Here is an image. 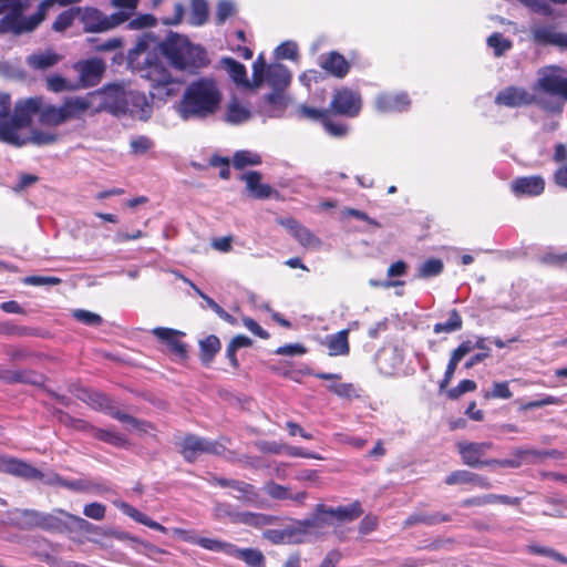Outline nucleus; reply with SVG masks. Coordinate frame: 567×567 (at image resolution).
<instances>
[{"mask_svg":"<svg viewBox=\"0 0 567 567\" xmlns=\"http://www.w3.org/2000/svg\"><path fill=\"white\" fill-rule=\"evenodd\" d=\"M173 533L175 535L179 536L183 540L196 544L207 550L223 551V553H226L227 555H230L233 551V548H234L233 544L221 542L218 539L207 538V537L195 538V537L188 535L189 532L182 529V528H174Z\"/></svg>","mask_w":567,"mask_h":567,"instance_id":"nucleus-21","label":"nucleus"},{"mask_svg":"<svg viewBox=\"0 0 567 567\" xmlns=\"http://www.w3.org/2000/svg\"><path fill=\"white\" fill-rule=\"evenodd\" d=\"M235 517V524H244L257 528L270 525L274 522L272 516L262 513L238 512Z\"/></svg>","mask_w":567,"mask_h":567,"instance_id":"nucleus-40","label":"nucleus"},{"mask_svg":"<svg viewBox=\"0 0 567 567\" xmlns=\"http://www.w3.org/2000/svg\"><path fill=\"white\" fill-rule=\"evenodd\" d=\"M487 340L488 338L477 337L475 342L471 340L462 341L458 347L453 350L452 354L462 360L474 349H487Z\"/></svg>","mask_w":567,"mask_h":567,"instance_id":"nucleus-49","label":"nucleus"},{"mask_svg":"<svg viewBox=\"0 0 567 567\" xmlns=\"http://www.w3.org/2000/svg\"><path fill=\"white\" fill-rule=\"evenodd\" d=\"M545 189V182L539 176H526L516 178L512 183V190L516 195L537 196Z\"/></svg>","mask_w":567,"mask_h":567,"instance_id":"nucleus-25","label":"nucleus"},{"mask_svg":"<svg viewBox=\"0 0 567 567\" xmlns=\"http://www.w3.org/2000/svg\"><path fill=\"white\" fill-rule=\"evenodd\" d=\"M265 492L269 497L278 501H285L291 497L288 486L280 485L274 481H269L265 484Z\"/></svg>","mask_w":567,"mask_h":567,"instance_id":"nucleus-52","label":"nucleus"},{"mask_svg":"<svg viewBox=\"0 0 567 567\" xmlns=\"http://www.w3.org/2000/svg\"><path fill=\"white\" fill-rule=\"evenodd\" d=\"M92 436L102 442L109 443L116 447H124L128 444V441L124 435L118 432L94 427Z\"/></svg>","mask_w":567,"mask_h":567,"instance_id":"nucleus-44","label":"nucleus"},{"mask_svg":"<svg viewBox=\"0 0 567 567\" xmlns=\"http://www.w3.org/2000/svg\"><path fill=\"white\" fill-rule=\"evenodd\" d=\"M96 93H87L84 96H70L62 104L66 120L79 118L93 106Z\"/></svg>","mask_w":567,"mask_h":567,"instance_id":"nucleus-22","label":"nucleus"},{"mask_svg":"<svg viewBox=\"0 0 567 567\" xmlns=\"http://www.w3.org/2000/svg\"><path fill=\"white\" fill-rule=\"evenodd\" d=\"M528 550L532 554L539 555V556H545V557H550V558L555 559L558 563L567 564V557L561 555L560 553L556 551L553 548L543 547V546H535L534 545V546H529Z\"/></svg>","mask_w":567,"mask_h":567,"instance_id":"nucleus-62","label":"nucleus"},{"mask_svg":"<svg viewBox=\"0 0 567 567\" xmlns=\"http://www.w3.org/2000/svg\"><path fill=\"white\" fill-rule=\"evenodd\" d=\"M10 109V95L0 92V141L14 146L27 144V138L20 135V130L31 124L35 113H39L42 124L50 126H58L68 121L62 105L44 104L40 96L19 101L12 115Z\"/></svg>","mask_w":567,"mask_h":567,"instance_id":"nucleus-2","label":"nucleus"},{"mask_svg":"<svg viewBox=\"0 0 567 567\" xmlns=\"http://www.w3.org/2000/svg\"><path fill=\"white\" fill-rule=\"evenodd\" d=\"M230 556L245 561L248 567H266L265 556L257 548H238L234 545Z\"/></svg>","mask_w":567,"mask_h":567,"instance_id":"nucleus-35","label":"nucleus"},{"mask_svg":"<svg viewBox=\"0 0 567 567\" xmlns=\"http://www.w3.org/2000/svg\"><path fill=\"white\" fill-rule=\"evenodd\" d=\"M530 33L538 44L567 48V33L558 32L555 24L534 22L530 25Z\"/></svg>","mask_w":567,"mask_h":567,"instance_id":"nucleus-12","label":"nucleus"},{"mask_svg":"<svg viewBox=\"0 0 567 567\" xmlns=\"http://www.w3.org/2000/svg\"><path fill=\"white\" fill-rule=\"evenodd\" d=\"M320 66L336 78H344L349 72L348 61L338 52H330L327 56H322Z\"/></svg>","mask_w":567,"mask_h":567,"instance_id":"nucleus-29","label":"nucleus"},{"mask_svg":"<svg viewBox=\"0 0 567 567\" xmlns=\"http://www.w3.org/2000/svg\"><path fill=\"white\" fill-rule=\"evenodd\" d=\"M492 447V442L460 441L456 443L462 463L473 468L491 466V458H487L486 454Z\"/></svg>","mask_w":567,"mask_h":567,"instance_id":"nucleus-10","label":"nucleus"},{"mask_svg":"<svg viewBox=\"0 0 567 567\" xmlns=\"http://www.w3.org/2000/svg\"><path fill=\"white\" fill-rule=\"evenodd\" d=\"M20 135L27 138V144L32 143L38 146L53 144L58 140L56 133L41 130H32L29 135L20 130Z\"/></svg>","mask_w":567,"mask_h":567,"instance_id":"nucleus-45","label":"nucleus"},{"mask_svg":"<svg viewBox=\"0 0 567 567\" xmlns=\"http://www.w3.org/2000/svg\"><path fill=\"white\" fill-rule=\"evenodd\" d=\"M513 454L515 456L514 458H504V460L491 458V466L517 468L522 465V462L524 460H526L528 456L542 455V453L536 450H524V449H516L513 452Z\"/></svg>","mask_w":567,"mask_h":567,"instance_id":"nucleus-37","label":"nucleus"},{"mask_svg":"<svg viewBox=\"0 0 567 567\" xmlns=\"http://www.w3.org/2000/svg\"><path fill=\"white\" fill-rule=\"evenodd\" d=\"M317 512L318 514H324L334 517L339 522H352L363 514V509L359 501H354L353 503L346 506H338L337 508H328L323 504H318Z\"/></svg>","mask_w":567,"mask_h":567,"instance_id":"nucleus-20","label":"nucleus"},{"mask_svg":"<svg viewBox=\"0 0 567 567\" xmlns=\"http://www.w3.org/2000/svg\"><path fill=\"white\" fill-rule=\"evenodd\" d=\"M161 54L179 71L194 72L208 64L204 48L192 43L186 37L169 34L165 42L159 43L153 33L144 32L128 52V62L140 72L141 78L151 83V95L154 99L164 100L175 94L177 85Z\"/></svg>","mask_w":567,"mask_h":567,"instance_id":"nucleus-1","label":"nucleus"},{"mask_svg":"<svg viewBox=\"0 0 567 567\" xmlns=\"http://www.w3.org/2000/svg\"><path fill=\"white\" fill-rule=\"evenodd\" d=\"M261 163V157L250 151H238L233 157V165L237 169H243L246 166H256Z\"/></svg>","mask_w":567,"mask_h":567,"instance_id":"nucleus-46","label":"nucleus"},{"mask_svg":"<svg viewBox=\"0 0 567 567\" xmlns=\"http://www.w3.org/2000/svg\"><path fill=\"white\" fill-rule=\"evenodd\" d=\"M221 91L213 79L202 78L189 83L176 106V112L184 121L205 120L220 107Z\"/></svg>","mask_w":567,"mask_h":567,"instance_id":"nucleus-3","label":"nucleus"},{"mask_svg":"<svg viewBox=\"0 0 567 567\" xmlns=\"http://www.w3.org/2000/svg\"><path fill=\"white\" fill-rule=\"evenodd\" d=\"M236 13V6L230 0H220L216 8V21L224 24L228 18Z\"/></svg>","mask_w":567,"mask_h":567,"instance_id":"nucleus-54","label":"nucleus"},{"mask_svg":"<svg viewBox=\"0 0 567 567\" xmlns=\"http://www.w3.org/2000/svg\"><path fill=\"white\" fill-rule=\"evenodd\" d=\"M476 388H477V384H476L475 381L470 380V379H465V380H462L456 386L450 389L447 391V396L451 400H457L463 394H465L467 392L475 391Z\"/></svg>","mask_w":567,"mask_h":567,"instance_id":"nucleus-56","label":"nucleus"},{"mask_svg":"<svg viewBox=\"0 0 567 567\" xmlns=\"http://www.w3.org/2000/svg\"><path fill=\"white\" fill-rule=\"evenodd\" d=\"M323 515L324 514H318V512L316 511L313 516L298 522V528L296 529V532L309 533L311 530L322 528L324 525L328 524Z\"/></svg>","mask_w":567,"mask_h":567,"instance_id":"nucleus-50","label":"nucleus"},{"mask_svg":"<svg viewBox=\"0 0 567 567\" xmlns=\"http://www.w3.org/2000/svg\"><path fill=\"white\" fill-rule=\"evenodd\" d=\"M241 179L246 182L247 189L256 198H268L272 189L267 184H261V174L258 172H248L241 176Z\"/></svg>","mask_w":567,"mask_h":567,"instance_id":"nucleus-33","label":"nucleus"},{"mask_svg":"<svg viewBox=\"0 0 567 567\" xmlns=\"http://www.w3.org/2000/svg\"><path fill=\"white\" fill-rule=\"evenodd\" d=\"M534 91L567 101V68L559 65L540 68L537 71Z\"/></svg>","mask_w":567,"mask_h":567,"instance_id":"nucleus-4","label":"nucleus"},{"mask_svg":"<svg viewBox=\"0 0 567 567\" xmlns=\"http://www.w3.org/2000/svg\"><path fill=\"white\" fill-rule=\"evenodd\" d=\"M276 56L278 59L295 60L298 54L297 43L293 41H286L276 49Z\"/></svg>","mask_w":567,"mask_h":567,"instance_id":"nucleus-64","label":"nucleus"},{"mask_svg":"<svg viewBox=\"0 0 567 567\" xmlns=\"http://www.w3.org/2000/svg\"><path fill=\"white\" fill-rule=\"evenodd\" d=\"M230 443V439L227 436H221L219 440L210 441L204 439V453L212 454L216 456H224L228 460H234L236 453L226 447V444Z\"/></svg>","mask_w":567,"mask_h":567,"instance_id":"nucleus-38","label":"nucleus"},{"mask_svg":"<svg viewBox=\"0 0 567 567\" xmlns=\"http://www.w3.org/2000/svg\"><path fill=\"white\" fill-rule=\"evenodd\" d=\"M189 22L193 25H203L208 19V4L206 0H192Z\"/></svg>","mask_w":567,"mask_h":567,"instance_id":"nucleus-48","label":"nucleus"},{"mask_svg":"<svg viewBox=\"0 0 567 567\" xmlns=\"http://www.w3.org/2000/svg\"><path fill=\"white\" fill-rule=\"evenodd\" d=\"M69 391L74 394L80 401L86 403L95 410H103L109 408L110 399L101 392L94 391L90 388L73 383L69 386Z\"/></svg>","mask_w":567,"mask_h":567,"instance_id":"nucleus-19","label":"nucleus"},{"mask_svg":"<svg viewBox=\"0 0 567 567\" xmlns=\"http://www.w3.org/2000/svg\"><path fill=\"white\" fill-rule=\"evenodd\" d=\"M251 116L250 111L237 100L228 102L225 111V121L233 125L247 122Z\"/></svg>","mask_w":567,"mask_h":567,"instance_id":"nucleus-36","label":"nucleus"},{"mask_svg":"<svg viewBox=\"0 0 567 567\" xmlns=\"http://www.w3.org/2000/svg\"><path fill=\"white\" fill-rule=\"evenodd\" d=\"M374 105L381 113L402 112L409 107L410 100L405 93H380Z\"/></svg>","mask_w":567,"mask_h":567,"instance_id":"nucleus-18","label":"nucleus"},{"mask_svg":"<svg viewBox=\"0 0 567 567\" xmlns=\"http://www.w3.org/2000/svg\"><path fill=\"white\" fill-rule=\"evenodd\" d=\"M279 224L284 226L302 247L308 249H320L322 246L321 239L296 219H280Z\"/></svg>","mask_w":567,"mask_h":567,"instance_id":"nucleus-15","label":"nucleus"},{"mask_svg":"<svg viewBox=\"0 0 567 567\" xmlns=\"http://www.w3.org/2000/svg\"><path fill=\"white\" fill-rule=\"evenodd\" d=\"M115 96L116 101L113 105H110L114 111L117 112H127L130 111L128 104L130 102L134 105L141 106L142 112L145 113L150 110V105L146 101V97L143 94L137 92H125L118 87H110L105 92L106 101L111 96Z\"/></svg>","mask_w":567,"mask_h":567,"instance_id":"nucleus-13","label":"nucleus"},{"mask_svg":"<svg viewBox=\"0 0 567 567\" xmlns=\"http://www.w3.org/2000/svg\"><path fill=\"white\" fill-rule=\"evenodd\" d=\"M220 340L215 334H209L199 341V358L205 367H209L216 354L220 351Z\"/></svg>","mask_w":567,"mask_h":567,"instance_id":"nucleus-34","label":"nucleus"},{"mask_svg":"<svg viewBox=\"0 0 567 567\" xmlns=\"http://www.w3.org/2000/svg\"><path fill=\"white\" fill-rule=\"evenodd\" d=\"M330 106L336 114L355 117L362 107L361 95L349 87H341L334 92Z\"/></svg>","mask_w":567,"mask_h":567,"instance_id":"nucleus-11","label":"nucleus"},{"mask_svg":"<svg viewBox=\"0 0 567 567\" xmlns=\"http://www.w3.org/2000/svg\"><path fill=\"white\" fill-rule=\"evenodd\" d=\"M252 75L256 86L267 83L274 91H285L291 81V73L287 66L280 63L266 65L262 56L254 62Z\"/></svg>","mask_w":567,"mask_h":567,"instance_id":"nucleus-5","label":"nucleus"},{"mask_svg":"<svg viewBox=\"0 0 567 567\" xmlns=\"http://www.w3.org/2000/svg\"><path fill=\"white\" fill-rule=\"evenodd\" d=\"M446 485L471 484L481 488H491L492 483L485 476L466 470H456L445 477Z\"/></svg>","mask_w":567,"mask_h":567,"instance_id":"nucleus-23","label":"nucleus"},{"mask_svg":"<svg viewBox=\"0 0 567 567\" xmlns=\"http://www.w3.org/2000/svg\"><path fill=\"white\" fill-rule=\"evenodd\" d=\"M45 483L49 485L56 484L59 486L65 487L70 491H74V492H81L86 488V485L84 484L83 481H81V480L69 481V480L63 478L59 474H54L53 477L48 480Z\"/></svg>","mask_w":567,"mask_h":567,"instance_id":"nucleus-55","label":"nucleus"},{"mask_svg":"<svg viewBox=\"0 0 567 567\" xmlns=\"http://www.w3.org/2000/svg\"><path fill=\"white\" fill-rule=\"evenodd\" d=\"M62 60V56L52 50L39 51L30 54L27 58V64L39 71H44L54 66Z\"/></svg>","mask_w":567,"mask_h":567,"instance_id":"nucleus-30","label":"nucleus"},{"mask_svg":"<svg viewBox=\"0 0 567 567\" xmlns=\"http://www.w3.org/2000/svg\"><path fill=\"white\" fill-rule=\"evenodd\" d=\"M444 270V264L439 258H430L421 262L416 268V278L421 280H430L437 277Z\"/></svg>","mask_w":567,"mask_h":567,"instance_id":"nucleus-39","label":"nucleus"},{"mask_svg":"<svg viewBox=\"0 0 567 567\" xmlns=\"http://www.w3.org/2000/svg\"><path fill=\"white\" fill-rule=\"evenodd\" d=\"M179 453L186 462L194 463L200 454H204V437L186 434L179 442Z\"/></svg>","mask_w":567,"mask_h":567,"instance_id":"nucleus-26","label":"nucleus"},{"mask_svg":"<svg viewBox=\"0 0 567 567\" xmlns=\"http://www.w3.org/2000/svg\"><path fill=\"white\" fill-rule=\"evenodd\" d=\"M0 472L29 482H42V471L16 456L0 454Z\"/></svg>","mask_w":567,"mask_h":567,"instance_id":"nucleus-9","label":"nucleus"},{"mask_svg":"<svg viewBox=\"0 0 567 567\" xmlns=\"http://www.w3.org/2000/svg\"><path fill=\"white\" fill-rule=\"evenodd\" d=\"M324 344L330 357L348 355L350 352L349 330L343 329L326 337Z\"/></svg>","mask_w":567,"mask_h":567,"instance_id":"nucleus-28","label":"nucleus"},{"mask_svg":"<svg viewBox=\"0 0 567 567\" xmlns=\"http://www.w3.org/2000/svg\"><path fill=\"white\" fill-rule=\"evenodd\" d=\"M487 45L493 49L496 56H501L512 48V41L495 32L487 38Z\"/></svg>","mask_w":567,"mask_h":567,"instance_id":"nucleus-51","label":"nucleus"},{"mask_svg":"<svg viewBox=\"0 0 567 567\" xmlns=\"http://www.w3.org/2000/svg\"><path fill=\"white\" fill-rule=\"evenodd\" d=\"M83 514L94 520H102L106 515V506L99 502H92L84 505Z\"/></svg>","mask_w":567,"mask_h":567,"instance_id":"nucleus-59","label":"nucleus"},{"mask_svg":"<svg viewBox=\"0 0 567 567\" xmlns=\"http://www.w3.org/2000/svg\"><path fill=\"white\" fill-rule=\"evenodd\" d=\"M58 509H53L52 513H42L40 528L52 533L72 534V519L56 513Z\"/></svg>","mask_w":567,"mask_h":567,"instance_id":"nucleus-24","label":"nucleus"},{"mask_svg":"<svg viewBox=\"0 0 567 567\" xmlns=\"http://www.w3.org/2000/svg\"><path fill=\"white\" fill-rule=\"evenodd\" d=\"M17 525L21 529L40 528L42 513L35 509H17Z\"/></svg>","mask_w":567,"mask_h":567,"instance_id":"nucleus-41","label":"nucleus"},{"mask_svg":"<svg viewBox=\"0 0 567 567\" xmlns=\"http://www.w3.org/2000/svg\"><path fill=\"white\" fill-rule=\"evenodd\" d=\"M288 99L284 91H274L265 96L261 113L268 117H279L287 107Z\"/></svg>","mask_w":567,"mask_h":567,"instance_id":"nucleus-27","label":"nucleus"},{"mask_svg":"<svg viewBox=\"0 0 567 567\" xmlns=\"http://www.w3.org/2000/svg\"><path fill=\"white\" fill-rule=\"evenodd\" d=\"M208 483L210 485H217L223 488L229 487L237 491L239 495L236 496V498L244 504L251 505L258 508H262L266 506L265 499L260 497L256 486L250 483L238 480L219 477L216 475H212L210 478H208Z\"/></svg>","mask_w":567,"mask_h":567,"instance_id":"nucleus-8","label":"nucleus"},{"mask_svg":"<svg viewBox=\"0 0 567 567\" xmlns=\"http://www.w3.org/2000/svg\"><path fill=\"white\" fill-rule=\"evenodd\" d=\"M4 382L8 384L25 383L42 386L44 377L33 370H7Z\"/></svg>","mask_w":567,"mask_h":567,"instance_id":"nucleus-31","label":"nucleus"},{"mask_svg":"<svg viewBox=\"0 0 567 567\" xmlns=\"http://www.w3.org/2000/svg\"><path fill=\"white\" fill-rule=\"evenodd\" d=\"M152 333L165 343L173 354L182 360L187 358L186 344L181 341V338L185 336L184 332L172 328L157 327L153 329Z\"/></svg>","mask_w":567,"mask_h":567,"instance_id":"nucleus-17","label":"nucleus"},{"mask_svg":"<svg viewBox=\"0 0 567 567\" xmlns=\"http://www.w3.org/2000/svg\"><path fill=\"white\" fill-rule=\"evenodd\" d=\"M56 513L64 516L68 519H72V534L86 535L87 540L96 542L95 537H109L114 535L111 530H106L100 526H96L89 520L71 514L64 509H58Z\"/></svg>","mask_w":567,"mask_h":567,"instance_id":"nucleus-16","label":"nucleus"},{"mask_svg":"<svg viewBox=\"0 0 567 567\" xmlns=\"http://www.w3.org/2000/svg\"><path fill=\"white\" fill-rule=\"evenodd\" d=\"M295 534V529H269L265 533L266 537L274 544L291 543Z\"/></svg>","mask_w":567,"mask_h":567,"instance_id":"nucleus-57","label":"nucleus"},{"mask_svg":"<svg viewBox=\"0 0 567 567\" xmlns=\"http://www.w3.org/2000/svg\"><path fill=\"white\" fill-rule=\"evenodd\" d=\"M225 63L227 65V71H228L229 76L236 83H245L246 82V69L241 63H239L233 59H226Z\"/></svg>","mask_w":567,"mask_h":567,"instance_id":"nucleus-58","label":"nucleus"},{"mask_svg":"<svg viewBox=\"0 0 567 567\" xmlns=\"http://www.w3.org/2000/svg\"><path fill=\"white\" fill-rule=\"evenodd\" d=\"M83 29L86 32H105L112 30L122 23L128 21V14L125 11L114 12L110 16L104 14L95 8L78 9Z\"/></svg>","mask_w":567,"mask_h":567,"instance_id":"nucleus-6","label":"nucleus"},{"mask_svg":"<svg viewBox=\"0 0 567 567\" xmlns=\"http://www.w3.org/2000/svg\"><path fill=\"white\" fill-rule=\"evenodd\" d=\"M463 327V319L456 309L450 311L449 319L445 322H437L433 326V332L451 333L461 330Z\"/></svg>","mask_w":567,"mask_h":567,"instance_id":"nucleus-42","label":"nucleus"},{"mask_svg":"<svg viewBox=\"0 0 567 567\" xmlns=\"http://www.w3.org/2000/svg\"><path fill=\"white\" fill-rule=\"evenodd\" d=\"M156 24V19L154 16L145 13L140 14L135 19L128 21L127 28L130 30H141L145 28H151Z\"/></svg>","mask_w":567,"mask_h":567,"instance_id":"nucleus-63","label":"nucleus"},{"mask_svg":"<svg viewBox=\"0 0 567 567\" xmlns=\"http://www.w3.org/2000/svg\"><path fill=\"white\" fill-rule=\"evenodd\" d=\"M47 85L50 91L55 93L79 89L78 84H72L60 75L49 76L47 79Z\"/></svg>","mask_w":567,"mask_h":567,"instance_id":"nucleus-53","label":"nucleus"},{"mask_svg":"<svg viewBox=\"0 0 567 567\" xmlns=\"http://www.w3.org/2000/svg\"><path fill=\"white\" fill-rule=\"evenodd\" d=\"M495 103L506 107H520L537 104L546 110H555L554 106L548 105L544 100L538 99L536 93L529 92L525 87L520 86H508L499 91L495 96Z\"/></svg>","mask_w":567,"mask_h":567,"instance_id":"nucleus-7","label":"nucleus"},{"mask_svg":"<svg viewBox=\"0 0 567 567\" xmlns=\"http://www.w3.org/2000/svg\"><path fill=\"white\" fill-rule=\"evenodd\" d=\"M511 381H495L491 388L483 392L484 400H508L513 396V392L509 389Z\"/></svg>","mask_w":567,"mask_h":567,"instance_id":"nucleus-43","label":"nucleus"},{"mask_svg":"<svg viewBox=\"0 0 567 567\" xmlns=\"http://www.w3.org/2000/svg\"><path fill=\"white\" fill-rule=\"evenodd\" d=\"M452 517L450 514L444 513H434V514H423V513H413L406 517L403 522V526L405 528L412 527L419 524H424L427 526H433L440 523L451 522Z\"/></svg>","mask_w":567,"mask_h":567,"instance_id":"nucleus-32","label":"nucleus"},{"mask_svg":"<svg viewBox=\"0 0 567 567\" xmlns=\"http://www.w3.org/2000/svg\"><path fill=\"white\" fill-rule=\"evenodd\" d=\"M73 318L91 327L100 326L102 323L101 316L83 309L74 310Z\"/></svg>","mask_w":567,"mask_h":567,"instance_id":"nucleus-60","label":"nucleus"},{"mask_svg":"<svg viewBox=\"0 0 567 567\" xmlns=\"http://www.w3.org/2000/svg\"><path fill=\"white\" fill-rule=\"evenodd\" d=\"M237 511L234 507L224 502H217L214 506V515L217 519L228 518L231 523L235 524V516L237 515Z\"/></svg>","mask_w":567,"mask_h":567,"instance_id":"nucleus-61","label":"nucleus"},{"mask_svg":"<svg viewBox=\"0 0 567 567\" xmlns=\"http://www.w3.org/2000/svg\"><path fill=\"white\" fill-rule=\"evenodd\" d=\"M74 69L80 74L79 87H89L96 85L105 70V64L101 59L93 58L79 61L74 64Z\"/></svg>","mask_w":567,"mask_h":567,"instance_id":"nucleus-14","label":"nucleus"},{"mask_svg":"<svg viewBox=\"0 0 567 567\" xmlns=\"http://www.w3.org/2000/svg\"><path fill=\"white\" fill-rule=\"evenodd\" d=\"M516 402L518 403V411L519 412H526V411L538 409V408H543V406H546V405H560V404H563V400L560 398L554 396V395H545L542 399L533 400V401H528V402H523V401H519V400L516 401Z\"/></svg>","mask_w":567,"mask_h":567,"instance_id":"nucleus-47","label":"nucleus"}]
</instances>
